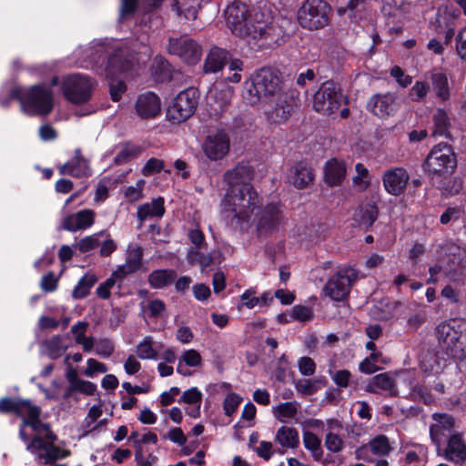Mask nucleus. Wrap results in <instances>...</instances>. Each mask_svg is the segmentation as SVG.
I'll use <instances>...</instances> for the list:
<instances>
[{"instance_id":"f257e3e1","label":"nucleus","mask_w":466,"mask_h":466,"mask_svg":"<svg viewBox=\"0 0 466 466\" xmlns=\"http://www.w3.org/2000/svg\"><path fill=\"white\" fill-rule=\"evenodd\" d=\"M279 71L264 67L258 70L244 83L243 97L250 105L259 102L268 104L269 120L281 123L294 112L299 97L295 91H283Z\"/></svg>"},{"instance_id":"f03ea898","label":"nucleus","mask_w":466,"mask_h":466,"mask_svg":"<svg viewBox=\"0 0 466 466\" xmlns=\"http://www.w3.org/2000/svg\"><path fill=\"white\" fill-rule=\"evenodd\" d=\"M14 411L24 419V425H29L36 435L27 445V451L43 460L46 464L64 459L69 451L60 449L54 444L56 436L51 431L49 425L40 420L41 409L27 400H0V412Z\"/></svg>"},{"instance_id":"7ed1b4c3","label":"nucleus","mask_w":466,"mask_h":466,"mask_svg":"<svg viewBox=\"0 0 466 466\" xmlns=\"http://www.w3.org/2000/svg\"><path fill=\"white\" fill-rule=\"evenodd\" d=\"M246 5L234 2L225 10L227 25L231 32L247 41L248 45L255 44L257 40L268 35L269 15L255 12L249 18L247 17Z\"/></svg>"},{"instance_id":"20e7f679","label":"nucleus","mask_w":466,"mask_h":466,"mask_svg":"<svg viewBox=\"0 0 466 466\" xmlns=\"http://www.w3.org/2000/svg\"><path fill=\"white\" fill-rule=\"evenodd\" d=\"M221 206L223 211L240 227L248 226L255 210L260 206V197L254 187L227 189Z\"/></svg>"},{"instance_id":"39448f33","label":"nucleus","mask_w":466,"mask_h":466,"mask_svg":"<svg viewBox=\"0 0 466 466\" xmlns=\"http://www.w3.org/2000/svg\"><path fill=\"white\" fill-rule=\"evenodd\" d=\"M439 346L449 356L463 359L466 356V319H451L435 328Z\"/></svg>"},{"instance_id":"423d86ee","label":"nucleus","mask_w":466,"mask_h":466,"mask_svg":"<svg viewBox=\"0 0 466 466\" xmlns=\"http://www.w3.org/2000/svg\"><path fill=\"white\" fill-rule=\"evenodd\" d=\"M12 98L19 100L22 112L28 116H46L54 106L53 94L44 85L31 86L25 92H22L21 88H14L10 94Z\"/></svg>"},{"instance_id":"0eeeda50","label":"nucleus","mask_w":466,"mask_h":466,"mask_svg":"<svg viewBox=\"0 0 466 466\" xmlns=\"http://www.w3.org/2000/svg\"><path fill=\"white\" fill-rule=\"evenodd\" d=\"M330 14L331 8L324 0H307L299 10L298 21L304 28L318 30L329 24Z\"/></svg>"},{"instance_id":"6e6552de","label":"nucleus","mask_w":466,"mask_h":466,"mask_svg":"<svg viewBox=\"0 0 466 466\" xmlns=\"http://www.w3.org/2000/svg\"><path fill=\"white\" fill-rule=\"evenodd\" d=\"M457 166L452 147L447 143L434 146L425 160V169L431 174L452 173Z\"/></svg>"},{"instance_id":"1a4fd4ad","label":"nucleus","mask_w":466,"mask_h":466,"mask_svg":"<svg viewBox=\"0 0 466 466\" xmlns=\"http://www.w3.org/2000/svg\"><path fill=\"white\" fill-rule=\"evenodd\" d=\"M94 83L83 75L74 74L66 76L62 80V92L65 97L74 104L88 101L92 95Z\"/></svg>"},{"instance_id":"9d476101","label":"nucleus","mask_w":466,"mask_h":466,"mask_svg":"<svg viewBox=\"0 0 466 466\" xmlns=\"http://www.w3.org/2000/svg\"><path fill=\"white\" fill-rule=\"evenodd\" d=\"M230 147L229 134L222 128L209 132L201 145L204 156L210 161L224 159L228 155Z\"/></svg>"},{"instance_id":"9b49d317","label":"nucleus","mask_w":466,"mask_h":466,"mask_svg":"<svg viewBox=\"0 0 466 466\" xmlns=\"http://www.w3.org/2000/svg\"><path fill=\"white\" fill-rule=\"evenodd\" d=\"M343 102V96L334 82H324L313 97L316 111L329 115L337 111Z\"/></svg>"},{"instance_id":"f8f14e48","label":"nucleus","mask_w":466,"mask_h":466,"mask_svg":"<svg viewBox=\"0 0 466 466\" xmlns=\"http://www.w3.org/2000/svg\"><path fill=\"white\" fill-rule=\"evenodd\" d=\"M357 279V272L346 268L332 276L323 288L324 294L335 301L344 300L350 293V286Z\"/></svg>"},{"instance_id":"ddd939ff","label":"nucleus","mask_w":466,"mask_h":466,"mask_svg":"<svg viewBox=\"0 0 466 466\" xmlns=\"http://www.w3.org/2000/svg\"><path fill=\"white\" fill-rule=\"evenodd\" d=\"M198 104V90L193 87L187 88L174 98L168 108V115L174 121H185L195 113Z\"/></svg>"},{"instance_id":"4468645a","label":"nucleus","mask_w":466,"mask_h":466,"mask_svg":"<svg viewBox=\"0 0 466 466\" xmlns=\"http://www.w3.org/2000/svg\"><path fill=\"white\" fill-rule=\"evenodd\" d=\"M233 92V88L223 82L216 83L209 88L207 100L210 117L218 120L228 111Z\"/></svg>"},{"instance_id":"2eb2a0df","label":"nucleus","mask_w":466,"mask_h":466,"mask_svg":"<svg viewBox=\"0 0 466 466\" xmlns=\"http://www.w3.org/2000/svg\"><path fill=\"white\" fill-rule=\"evenodd\" d=\"M137 63L138 60L135 58L127 47H123L117 44L114 46L113 53L110 54L105 66L106 76L113 78L118 74L134 68Z\"/></svg>"},{"instance_id":"dca6fc26","label":"nucleus","mask_w":466,"mask_h":466,"mask_svg":"<svg viewBox=\"0 0 466 466\" xmlns=\"http://www.w3.org/2000/svg\"><path fill=\"white\" fill-rule=\"evenodd\" d=\"M167 50L169 54L177 56L188 65L197 64L202 56L201 46L195 40L187 36L170 38Z\"/></svg>"},{"instance_id":"f3484780","label":"nucleus","mask_w":466,"mask_h":466,"mask_svg":"<svg viewBox=\"0 0 466 466\" xmlns=\"http://www.w3.org/2000/svg\"><path fill=\"white\" fill-rule=\"evenodd\" d=\"M283 214L277 204L269 203L254 213L251 223L260 234L271 232L282 224Z\"/></svg>"},{"instance_id":"a211bd4d","label":"nucleus","mask_w":466,"mask_h":466,"mask_svg":"<svg viewBox=\"0 0 466 466\" xmlns=\"http://www.w3.org/2000/svg\"><path fill=\"white\" fill-rule=\"evenodd\" d=\"M253 178L254 170L252 167L245 161L237 163L223 175V181L228 186L227 189H241V187H253L251 184Z\"/></svg>"},{"instance_id":"6ab92c4d","label":"nucleus","mask_w":466,"mask_h":466,"mask_svg":"<svg viewBox=\"0 0 466 466\" xmlns=\"http://www.w3.org/2000/svg\"><path fill=\"white\" fill-rule=\"evenodd\" d=\"M410 175L403 167H391L386 170L382 176L385 190L395 197L404 193Z\"/></svg>"},{"instance_id":"aec40b11","label":"nucleus","mask_w":466,"mask_h":466,"mask_svg":"<svg viewBox=\"0 0 466 466\" xmlns=\"http://www.w3.org/2000/svg\"><path fill=\"white\" fill-rule=\"evenodd\" d=\"M345 431L343 423L336 419L326 420L325 447L333 453L340 452L345 447Z\"/></svg>"},{"instance_id":"412c9836","label":"nucleus","mask_w":466,"mask_h":466,"mask_svg":"<svg viewBox=\"0 0 466 466\" xmlns=\"http://www.w3.org/2000/svg\"><path fill=\"white\" fill-rule=\"evenodd\" d=\"M64 215L60 228L69 232H76L89 228L95 222L96 213L92 209H82L76 213Z\"/></svg>"},{"instance_id":"4be33fe9","label":"nucleus","mask_w":466,"mask_h":466,"mask_svg":"<svg viewBox=\"0 0 466 466\" xmlns=\"http://www.w3.org/2000/svg\"><path fill=\"white\" fill-rule=\"evenodd\" d=\"M59 173L76 177H88L91 175L89 162L86 159L79 148L74 151V157L58 167Z\"/></svg>"},{"instance_id":"5701e85b","label":"nucleus","mask_w":466,"mask_h":466,"mask_svg":"<svg viewBox=\"0 0 466 466\" xmlns=\"http://www.w3.org/2000/svg\"><path fill=\"white\" fill-rule=\"evenodd\" d=\"M142 248L137 244L129 245L127 250L126 263L115 270V276L125 278L127 275L137 271L142 267Z\"/></svg>"},{"instance_id":"b1692460","label":"nucleus","mask_w":466,"mask_h":466,"mask_svg":"<svg viewBox=\"0 0 466 466\" xmlns=\"http://www.w3.org/2000/svg\"><path fill=\"white\" fill-rule=\"evenodd\" d=\"M367 107L375 116L386 117L395 110V97L390 93L375 95L369 100Z\"/></svg>"},{"instance_id":"393cba45","label":"nucleus","mask_w":466,"mask_h":466,"mask_svg":"<svg viewBox=\"0 0 466 466\" xmlns=\"http://www.w3.org/2000/svg\"><path fill=\"white\" fill-rule=\"evenodd\" d=\"M444 457L457 464L466 462V444L461 434L455 433L450 436L444 451Z\"/></svg>"},{"instance_id":"a878e982","label":"nucleus","mask_w":466,"mask_h":466,"mask_svg":"<svg viewBox=\"0 0 466 466\" xmlns=\"http://www.w3.org/2000/svg\"><path fill=\"white\" fill-rule=\"evenodd\" d=\"M136 109L142 118L154 117L160 112V100L152 92L141 94L137 100Z\"/></svg>"},{"instance_id":"bb28decb","label":"nucleus","mask_w":466,"mask_h":466,"mask_svg":"<svg viewBox=\"0 0 466 466\" xmlns=\"http://www.w3.org/2000/svg\"><path fill=\"white\" fill-rule=\"evenodd\" d=\"M435 423L431 426L430 433L432 441L440 446L442 441V437L446 436L451 431L454 425V420L448 414L435 413L433 414Z\"/></svg>"},{"instance_id":"cd10ccee","label":"nucleus","mask_w":466,"mask_h":466,"mask_svg":"<svg viewBox=\"0 0 466 466\" xmlns=\"http://www.w3.org/2000/svg\"><path fill=\"white\" fill-rule=\"evenodd\" d=\"M346 177V165L342 160L329 159L324 167V181L330 187L339 186Z\"/></svg>"},{"instance_id":"c85d7f7f","label":"nucleus","mask_w":466,"mask_h":466,"mask_svg":"<svg viewBox=\"0 0 466 466\" xmlns=\"http://www.w3.org/2000/svg\"><path fill=\"white\" fill-rule=\"evenodd\" d=\"M461 17L460 11L452 5H442L437 12L436 27L438 32H442L445 28H455L456 23Z\"/></svg>"},{"instance_id":"c756f323","label":"nucleus","mask_w":466,"mask_h":466,"mask_svg":"<svg viewBox=\"0 0 466 466\" xmlns=\"http://www.w3.org/2000/svg\"><path fill=\"white\" fill-rule=\"evenodd\" d=\"M313 179V170L306 162H299L292 167L289 180L297 188L307 187Z\"/></svg>"},{"instance_id":"7c9ffc66","label":"nucleus","mask_w":466,"mask_h":466,"mask_svg":"<svg viewBox=\"0 0 466 466\" xmlns=\"http://www.w3.org/2000/svg\"><path fill=\"white\" fill-rule=\"evenodd\" d=\"M231 58L227 50L214 47L209 51L205 60L204 71L206 73H217L220 71L226 64L228 65Z\"/></svg>"},{"instance_id":"2f4dec72","label":"nucleus","mask_w":466,"mask_h":466,"mask_svg":"<svg viewBox=\"0 0 466 466\" xmlns=\"http://www.w3.org/2000/svg\"><path fill=\"white\" fill-rule=\"evenodd\" d=\"M179 402H184L188 405L186 409V413L188 416L198 418L200 415L202 393L196 387L184 391Z\"/></svg>"},{"instance_id":"473e14b6","label":"nucleus","mask_w":466,"mask_h":466,"mask_svg":"<svg viewBox=\"0 0 466 466\" xmlns=\"http://www.w3.org/2000/svg\"><path fill=\"white\" fill-rule=\"evenodd\" d=\"M275 441L284 449H294L299 443V432L294 428L282 426L276 432Z\"/></svg>"},{"instance_id":"72a5a7b5","label":"nucleus","mask_w":466,"mask_h":466,"mask_svg":"<svg viewBox=\"0 0 466 466\" xmlns=\"http://www.w3.org/2000/svg\"><path fill=\"white\" fill-rule=\"evenodd\" d=\"M378 390L388 391L392 396L397 394L394 381L387 373L374 376L366 387V390L371 393L378 392Z\"/></svg>"},{"instance_id":"f704fd0d","label":"nucleus","mask_w":466,"mask_h":466,"mask_svg":"<svg viewBox=\"0 0 466 466\" xmlns=\"http://www.w3.org/2000/svg\"><path fill=\"white\" fill-rule=\"evenodd\" d=\"M176 278L174 269H156L148 275V283L153 289H163L173 283Z\"/></svg>"},{"instance_id":"c9c22d12","label":"nucleus","mask_w":466,"mask_h":466,"mask_svg":"<svg viewBox=\"0 0 466 466\" xmlns=\"http://www.w3.org/2000/svg\"><path fill=\"white\" fill-rule=\"evenodd\" d=\"M378 217V208L374 204H367L358 208L354 214V219L360 227L369 228Z\"/></svg>"},{"instance_id":"e433bc0d","label":"nucleus","mask_w":466,"mask_h":466,"mask_svg":"<svg viewBox=\"0 0 466 466\" xmlns=\"http://www.w3.org/2000/svg\"><path fill=\"white\" fill-rule=\"evenodd\" d=\"M431 79L436 96L441 101L448 100L450 97V88L446 74L440 71L432 72Z\"/></svg>"},{"instance_id":"4c0bfd02","label":"nucleus","mask_w":466,"mask_h":466,"mask_svg":"<svg viewBox=\"0 0 466 466\" xmlns=\"http://www.w3.org/2000/svg\"><path fill=\"white\" fill-rule=\"evenodd\" d=\"M164 212V200L162 198H157L150 203L140 206L137 210V217L143 221L148 217H162Z\"/></svg>"},{"instance_id":"58836bf2","label":"nucleus","mask_w":466,"mask_h":466,"mask_svg":"<svg viewBox=\"0 0 466 466\" xmlns=\"http://www.w3.org/2000/svg\"><path fill=\"white\" fill-rule=\"evenodd\" d=\"M136 354L141 360H157L158 350L151 336L145 337L137 346Z\"/></svg>"},{"instance_id":"ea45409f","label":"nucleus","mask_w":466,"mask_h":466,"mask_svg":"<svg viewBox=\"0 0 466 466\" xmlns=\"http://www.w3.org/2000/svg\"><path fill=\"white\" fill-rule=\"evenodd\" d=\"M450 118L443 109H437L433 115V136L449 137Z\"/></svg>"},{"instance_id":"a19ab883","label":"nucleus","mask_w":466,"mask_h":466,"mask_svg":"<svg viewBox=\"0 0 466 466\" xmlns=\"http://www.w3.org/2000/svg\"><path fill=\"white\" fill-rule=\"evenodd\" d=\"M97 279L94 274H85L77 282L72 292L75 299H84L89 294L91 288L95 285Z\"/></svg>"},{"instance_id":"79ce46f5","label":"nucleus","mask_w":466,"mask_h":466,"mask_svg":"<svg viewBox=\"0 0 466 466\" xmlns=\"http://www.w3.org/2000/svg\"><path fill=\"white\" fill-rule=\"evenodd\" d=\"M143 152V148L140 146L133 144H125L118 147V152L114 158V162L116 165L127 163L132 158L138 157Z\"/></svg>"},{"instance_id":"37998d69","label":"nucleus","mask_w":466,"mask_h":466,"mask_svg":"<svg viewBox=\"0 0 466 466\" xmlns=\"http://www.w3.org/2000/svg\"><path fill=\"white\" fill-rule=\"evenodd\" d=\"M299 404L296 401L285 402L273 409L275 417L282 422L293 419L298 413Z\"/></svg>"},{"instance_id":"c03bdc74","label":"nucleus","mask_w":466,"mask_h":466,"mask_svg":"<svg viewBox=\"0 0 466 466\" xmlns=\"http://www.w3.org/2000/svg\"><path fill=\"white\" fill-rule=\"evenodd\" d=\"M201 248H189L187 254V259L191 265H199L202 271H205L212 262L213 258L209 253H203Z\"/></svg>"},{"instance_id":"a18cd8bd","label":"nucleus","mask_w":466,"mask_h":466,"mask_svg":"<svg viewBox=\"0 0 466 466\" xmlns=\"http://www.w3.org/2000/svg\"><path fill=\"white\" fill-rule=\"evenodd\" d=\"M368 446L370 451L377 456H386L393 450L385 435L376 436L369 442Z\"/></svg>"},{"instance_id":"49530a36","label":"nucleus","mask_w":466,"mask_h":466,"mask_svg":"<svg viewBox=\"0 0 466 466\" xmlns=\"http://www.w3.org/2000/svg\"><path fill=\"white\" fill-rule=\"evenodd\" d=\"M106 235V231L102 230L97 233L86 236L81 238L77 243H76L75 247L81 253H86L94 250L101 244L100 238Z\"/></svg>"},{"instance_id":"de8ad7c7","label":"nucleus","mask_w":466,"mask_h":466,"mask_svg":"<svg viewBox=\"0 0 466 466\" xmlns=\"http://www.w3.org/2000/svg\"><path fill=\"white\" fill-rule=\"evenodd\" d=\"M46 349L48 357L52 360H56L66 351L67 347L63 344V338L56 335L53 336L46 342Z\"/></svg>"},{"instance_id":"09e8293b","label":"nucleus","mask_w":466,"mask_h":466,"mask_svg":"<svg viewBox=\"0 0 466 466\" xmlns=\"http://www.w3.org/2000/svg\"><path fill=\"white\" fill-rule=\"evenodd\" d=\"M303 443L305 448L311 451L316 460H319L323 454L321 449V441L319 438L313 432L305 431L303 433Z\"/></svg>"},{"instance_id":"8fccbe9b","label":"nucleus","mask_w":466,"mask_h":466,"mask_svg":"<svg viewBox=\"0 0 466 466\" xmlns=\"http://www.w3.org/2000/svg\"><path fill=\"white\" fill-rule=\"evenodd\" d=\"M406 11L405 0H385L381 12L385 16L397 17Z\"/></svg>"},{"instance_id":"3c124183","label":"nucleus","mask_w":466,"mask_h":466,"mask_svg":"<svg viewBox=\"0 0 466 466\" xmlns=\"http://www.w3.org/2000/svg\"><path fill=\"white\" fill-rule=\"evenodd\" d=\"M103 410L101 405H93L88 412L86 417L84 420V432L82 437H86L88 433L96 431V426H92L98 418L102 415Z\"/></svg>"},{"instance_id":"603ef678","label":"nucleus","mask_w":466,"mask_h":466,"mask_svg":"<svg viewBox=\"0 0 466 466\" xmlns=\"http://www.w3.org/2000/svg\"><path fill=\"white\" fill-rule=\"evenodd\" d=\"M135 461L138 466H153L157 461V457L151 452H146L137 440L135 441Z\"/></svg>"},{"instance_id":"864d4df0","label":"nucleus","mask_w":466,"mask_h":466,"mask_svg":"<svg viewBox=\"0 0 466 466\" xmlns=\"http://www.w3.org/2000/svg\"><path fill=\"white\" fill-rule=\"evenodd\" d=\"M151 70L157 79L162 80L169 74V64L163 56H156L153 60Z\"/></svg>"},{"instance_id":"5fc2aeb1","label":"nucleus","mask_w":466,"mask_h":466,"mask_svg":"<svg viewBox=\"0 0 466 466\" xmlns=\"http://www.w3.org/2000/svg\"><path fill=\"white\" fill-rule=\"evenodd\" d=\"M430 91L427 82L416 81L409 91L410 98L414 102H421L425 99Z\"/></svg>"},{"instance_id":"6e6d98bb","label":"nucleus","mask_w":466,"mask_h":466,"mask_svg":"<svg viewBox=\"0 0 466 466\" xmlns=\"http://www.w3.org/2000/svg\"><path fill=\"white\" fill-rule=\"evenodd\" d=\"M178 361H181L187 367L196 368V367H199L201 365L202 357L198 350H196L194 349H190V350H185L182 353Z\"/></svg>"},{"instance_id":"4d7b16f0","label":"nucleus","mask_w":466,"mask_h":466,"mask_svg":"<svg viewBox=\"0 0 466 466\" xmlns=\"http://www.w3.org/2000/svg\"><path fill=\"white\" fill-rule=\"evenodd\" d=\"M289 316L295 320L301 322L309 321L313 318V310L307 306L296 305L291 309Z\"/></svg>"},{"instance_id":"13d9d810","label":"nucleus","mask_w":466,"mask_h":466,"mask_svg":"<svg viewBox=\"0 0 466 466\" xmlns=\"http://www.w3.org/2000/svg\"><path fill=\"white\" fill-rule=\"evenodd\" d=\"M138 6V0H120L119 21L129 19Z\"/></svg>"},{"instance_id":"bf43d9fd","label":"nucleus","mask_w":466,"mask_h":466,"mask_svg":"<svg viewBox=\"0 0 466 466\" xmlns=\"http://www.w3.org/2000/svg\"><path fill=\"white\" fill-rule=\"evenodd\" d=\"M123 276H115V271L105 282L101 283L96 289V295L104 299L110 297V290L115 286L117 279H123Z\"/></svg>"},{"instance_id":"052dcab7","label":"nucleus","mask_w":466,"mask_h":466,"mask_svg":"<svg viewBox=\"0 0 466 466\" xmlns=\"http://www.w3.org/2000/svg\"><path fill=\"white\" fill-rule=\"evenodd\" d=\"M242 398L236 393H229L224 400L223 410L227 416L231 417L238 410Z\"/></svg>"},{"instance_id":"680f3d73","label":"nucleus","mask_w":466,"mask_h":466,"mask_svg":"<svg viewBox=\"0 0 466 466\" xmlns=\"http://www.w3.org/2000/svg\"><path fill=\"white\" fill-rule=\"evenodd\" d=\"M145 183L144 179H139L137 181L136 185L127 187L125 189V198L130 202H135L140 199L142 198Z\"/></svg>"},{"instance_id":"e2e57ef3","label":"nucleus","mask_w":466,"mask_h":466,"mask_svg":"<svg viewBox=\"0 0 466 466\" xmlns=\"http://www.w3.org/2000/svg\"><path fill=\"white\" fill-rule=\"evenodd\" d=\"M244 63L238 58H231L228 62V70L234 72L231 76H228V81L231 83H238L241 80L239 72L243 71Z\"/></svg>"},{"instance_id":"0e129e2a","label":"nucleus","mask_w":466,"mask_h":466,"mask_svg":"<svg viewBox=\"0 0 466 466\" xmlns=\"http://www.w3.org/2000/svg\"><path fill=\"white\" fill-rule=\"evenodd\" d=\"M163 167V160L152 157L147 161L145 166L142 167L141 172L144 176L148 177L161 171Z\"/></svg>"},{"instance_id":"69168bd1","label":"nucleus","mask_w":466,"mask_h":466,"mask_svg":"<svg viewBox=\"0 0 466 466\" xmlns=\"http://www.w3.org/2000/svg\"><path fill=\"white\" fill-rule=\"evenodd\" d=\"M86 364L87 368L84 371L86 377L92 378L96 373H106L107 371L106 366L95 359H88Z\"/></svg>"},{"instance_id":"338daca9","label":"nucleus","mask_w":466,"mask_h":466,"mask_svg":"<svg viewBox=\"0 0 466 466\" xmlns=\"http://www.w3.org/2000/svg\"><path fill=\"white\" fill-rule=\"evenodd\" d=\"M96 353L101 357L108 358L114 351V345L107 339H101L96 342Z\"/></svg>"},{"instance_id":"774afa93","label":"nucleus","mask_w":466,"mask_h":466,"mask_svg":"<svg viewBox=\"0 0 466 466\" xmlns=\"http://www.w3.org/2000/svg\"><path fill=\"white\" fill-rule=\"evenodd\" d=\"M456 53L463 60H466V25L456 35Z\"/></svg>"}]
</instances>
